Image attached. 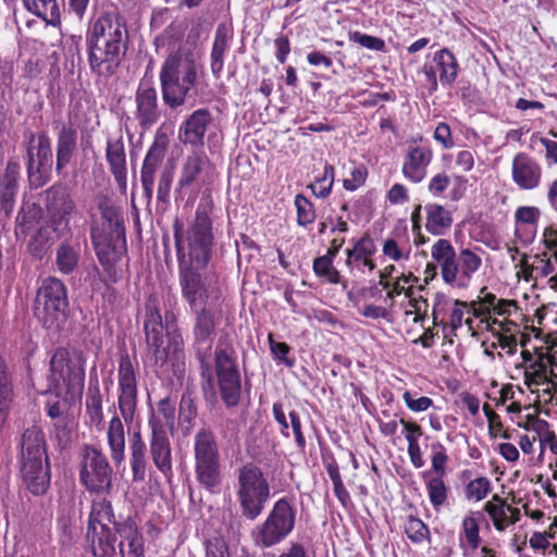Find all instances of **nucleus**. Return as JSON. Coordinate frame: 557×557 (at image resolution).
<instances>
[{
	"label": "nucleus",
	"mask_w": 557,
	"mask_h": 557,
	"mask_svg": "<svg viewBox=\"0 0 557 557\" xmlns=\"http://www.w3.org/2000/svg\"><path fill=\"white\" fill-rule=\"evenodd\" d=\"M418 393H412L410 391H405L403 394V399L406 404V407L412 412H423L426 411L434 405L432 398L428 396L416 397Z\"/></svg>",
	"instance_id": "59"
},
{
	"label": "nucleus",
	"mask_w": 557,
	"mask_h": 557,
	"mask_svg": "<svg viewBox=\"0 0 557 557\" xmlns=\"http://www.w3.org/2000/svg\"><path fill=\"white\" fill-rule=\"evenodd\" d=\"M369 172L363 164H355L350 170V177L343 180V187L347 191H355L362 187L368 178Z\"/></svg>",
	"instance_id": "56"
},
{
	"label": "nucleus",
	"mask_w": 557,
	"mask_h": 557,
	"mask_svg": "<svg viewBox=\"0 0 557 557\" xmlns=\"http://www.w3.org/2000/svg\"><path fill=\"white\" fill-rule=\"evenodd\" d=\"M443 478L444 476H434L429 479L425 483L430 503L436 511L446 505L448 499L449 488Z\"/></svg>",
	"instance_id": "45"
},
{
	"label": "nucleus",
	"mask_w": 557,
	"mask_h": 557,
	"mask_svg": "<svg viewBox=\"0 0 557 557\" xmlns=\"http://www.w3.org/2000/svg\"><path fill=\"white\" fill-rule=\"evenodd\" d=\"M451 184L450 176L442 171L434 174L428 183V191L433 197H442L446 189Z\"/></svg>",
	"instance_id": "62"
},
{
	"label": "nucleus",
	"mask_w": 557,
	"mask_h": 557,
	"mask_svg": "<svg viewBox=\"0 0 557 557\" xmlns=\"http://www.w3.org/2000/svg\"><path fill=\"white\" fill-rule=\"evenodd\" d=\"M170 145V138L162 127L154 134L140 169V183L145 198L150 201L153 196L156 174L161 169L165 153Z\"/></svg>",
	"instance_id": "21"
},
{
	"label": "nucleus",
	"mask_w": 557,
	"mask_h": 557,
	"mask_svg": "<svg viewBox=\"0 0 557 557\" xmlns=\"http://www.w3.org/2000/svg\"><path fill=\"white\" fill-rule=\"evenodd\" d=\"M21 164L16 158H10L0 170V214L9 220L15 209L20 191Z\"/></svg>",
	"instance_id": "25"
},
{
	"label": "nucleus",
	"mask_w": 557,
	"mask_h": 557,
	"mask_svg": "<svg viewBox=\"0 0 557 557\" xmlns=\"http://www.w3.org/2000/svg\"><path fill=\"white\" fill-rule=\"evenodd\" d=\"M85 407L89 425L91 428H96L98 431L102 430L104 425V416L102 409V395L97 377L95 380H89Z\"/></svg>",
	"instance_id": "38"
},
{
	"label": "nucleus",
	"mask_w": 557,
	"mask_h": 557,
	"mask_svg": "<svg viewBox=\"0 0 557 557\" xmlns=\"http://www.w3.org/2000/svg\"><path fill=\"white\" fill-rule=\"evenodd\" d=\"M174 173L171 169H163L160 173L157 188V201L168 206L170 203V194L173 184Z\"/></svg>",
	"instance_id": "55"
},
{
	"label": "nucleus",
	"mask_w": 557,
	"mask_h": 557,
	"mask_svg": "<svg viewBox=\"0 0 557 557\" xmlns=\"http://www.w3.org/2000/svg\"><path fill=\"white\" fill-rule=\"evenodd\" d=\"M8 7H13L16 0H3ZM26 10L51 25L60 23L61 9L58 0H23Z\"/></svg>",
	"instance_id": "40"
},
{
	"label": "nucleus",
	"mask_w": 557,
	"mask_h": 557,
	"mask_svg": "<svg viewBox=\"0 0 557 557\" xmlns=\"http://www.w3.org/2000/svg\"><path fill=\"white\" fill-rule=\"evenodd\" d=\"M79 262V252L70 242H62L55 250V265L63 275L75 272Z\"/></svg>",
	"instance_id": "42"
},
{
	"label": "nucleus",
	"mask_w": 557,
	"mask_h": 557,
	"mask_svg": "<svg viewBox=\"0 0 557 557\" xmlns=\"http://www.w3.org/2000/svg\"><path fill=\"white\" fill-rule=\"evenodd\" d=\"M83 352L59 347L50 359L49 392L63 397L64 403L75 401L83 395L85 386Z\"/></svg>",
	"instance_id": "8"
},
{
	"label": "nucleus",
	"mask_w": 557,
	"mask_h": 557,
	"mask_svg": "<svg viewBox=\"0 0 557 557\" xmlns=\"http://www.w3.org/2000/svg\"><path fill=\"white\" fill-rule=\"evenodd\" d=\"M433 138L443 149H451L455 146L451 128L446 122L437 123Z\"/></svg>",
	"instance_id": "63"
},
{
	"label": "nucleus",
	"mask_w": 557,
	"mask_h": 557,
	"mask_svg": "<svg viewBox=\"0 0 557 557\" xmlns=\"http://www.w3.org/2000/svg\"><path fill=\"white\" fill-rule=\"evenodd\" d=\"M376 252V246L369 233H364L354 245L351 249H346V264L355 263L357 267L363 265L371 272L376 264L372 257Z\"/></svg>",
	"instance_id": "37"
},
{
	"label": "nucleus",
	"mask_w": 557,
	"mask_h": 557,
	"mask_svg": "<svg viewBox=\"0 0 557 557\" xmlns=\"http://www.w3.org/2000/svg\"><path fill=\"white\" fill-rule=\"evenodd\" d=\"M297 211V224L308 226L312 224L317 218L314 205L302 194H297L294 199Z\"/></svg>",
	"instance_id": "52"
},
{
	"label": "nucleus",
	"mask_w": 557,
	"mask_h": 557,
	"mask_svg": "<svg viewBox=\"0 0 557 557\" xmlns=\"http://www.w3.org/2000/svg\"><path fill=\"white\" fill-rule=\"evenodd\" d=\"M149 454L154 467L166 479L173 476V457L171 441L165 423L153 412L148 418Z\"/></svg>",
	"instance_id": "18"
},
{
	"label": "nucleus",
	"mask_w": 557,
	"mask_h": 557,
	"mask_svg": "<svg viewBox=\"0 0 557 557\" xmlns=\"http://www.w3.org/2000/svg\"><path fill=\"white\" fill-rule=\"evenodd\" d=\"M14 397V369L0 355V431L9 418Z\"/></svg>",
	"instance_id": "34"
},
{
	"label": "nucleus",
	"mask_w": 557,
	"mask_h": 557,
	"mask_svg": "<svg viewBox=\"0 0 557 557\" xmlns=\"http://www.w3.org/2000/svg\"><path fill=\"white\" fill-rule=\"evenodd\" d=\"M85 41L90 73L99 81H108L121 67L128 49L125 16L116 9L100 13L89 22Z\"/></svg>",
	"instance_id": "3"
},
{
	"label": "nucleus",
	"mask_w": 557,
	"mask_h": 557,
	"mask_svg": "<svg viewBox=\"0 0 557 557\" xmlns=\"http://www.w3.org/2000/svg\"><path fill=\"white\" fill-rule=\"evenodd\" d=\"M213 119L208 109L195 110L180 126V139L184 145L202 147L205 135Z\"/></svg>",
	"instance_id": "28"
},
{
	"label": "nucleus",
	"mask_w": 557,
	"mask_h": 557,
	"mask_svg": "<svg viewBox=\"0 0 557 557\" xmlns=\"http://www.w3.org/2000/svg\"><path fill=\"white\" fill-rule=\"evenodd\" d=\"M534 355L536 358L524 371V384L529 388L557 379V351H543L541 347L535 348Z\"/></svg>",
	"instance_id": "26"
},
{
	"label": "nucleus",
	"mask_w": 557,
	"mask_h": 557,
	"mask_svg": "<svg viewBox=\"0 0 557 557\" xmlns=\"http://www.w3.org/2000/svg\"><path fill=\"white\" fill-rule=\"evenodd\" d=\"M395 269L396 268L394 264H389V265L385 267V269L383 271L379 272V284L383 287V289L386 290L385 299H388L392 302L394 301V299L397 296L401 295L403 293L407 297H411V295H412L411 286L405 287L404 285H401L399 280H396L394 282L386 280V275H392V273L395 271Z\"/></svg>",
	"instance_id": "46"
},
{
	"label": "nucleus",
	"mask_w": 557,
	"mask_h": 557,
	"mask_svg": "<svg viewBox=\"0 0 557 557\" xmlns=\"http://www.w3.org/2000/svg\"><path fill=\"white\" fill-rule=\"evenodd\" d=\"M432 469L436 476H445L446 475V463L448 461V455L446 453L445 446L441 442H436L432 444Z\"/></svg>",
	"instance_id": "58"
},
{
	"label": "nucleus",
	"mask_w": 557,
	"mask_h": 557,
	"mask_svg": "<svg viewBox=\"0 0 557 557\" xmlns=\"http://www.w3.org/2000/svg\"><path fill=\"white\" fill-rule=\"evenodd\" d=\"M433 62L440 83L443 86L454 85L460 71L456 55L448 48H443L434 53Z\"/></svg>",
	"instance_id": "39"
},
{
	"label": "nucleus",
	"mask_w": 557,
	"mask_h": 557,
	"mask_svg": "<svg viewBox=\"0 0 557 557\" xmlns=\"http://www.w3.org/2000/svg\"><path fill=\"white\" fill-rule=\"evenodd\" d=\"M214 216L213 199L202 197L186 230L178 216L173 220V238L181 294L194 313L191 348L198 362L203 400L213 406L220 397L226 409H234L242 401L244 386L237 352L230 335H221L212 350L223 310L221 307H209L208 302L221 297L219 276L200 272L208 267L213 256Z\"/></svg>",
	"instance_id": "2"
},
{
	"label": "nucleus",
	"mask_w": 557,
	"mask_h": 557,
	"mask_svg": "<svg viewBox=\"0 0 557 557\" xmlns=\"http://www.w3.org/2000/svg\"><path fill=\"white\" fill-rule=\"evenodd\" d=\"M79 482L91 494H109L113 487V469L106 454L85 444L78 462Z\"/></svg>",
	"instance_id": "15"
},
{
	"label": "nucleus",
	"mask_w": 557,
	"mask_h": 557,
	"mask_svg": "<svg viewBox=\"0 0 557 557\" xmlns=\"http://www.w3.org/2000/svg\"><path fill=\"white\" fill-rule=\"evenodd\" d=\"M404 532L414 545L431 543V532L428 524L413 515L407 517L404 523Z\"/></svg>",
	"instance_id": "43"
},
{
	"label": "nucleus",
	"mask_w": 557,
	"mask_h": 557,
	"mask_svg": "<svg viewBox=\"0 0 557 557\" xmlns=\"http://www.w3.org/2000/svg\"><path fill=\"white\" fill-rule=\"evenodd\" d=\"M129 466L133 483H144L147 479L148 449L140 430L129 435Z\"/></svg>",
	"instance_id": "32"
},
{
	"label": "nucleus",
	"mask_w": 557,
	"mask_h": 557,
	"mask_svg": "<svg viewBox=\"0 0 557 557\" xmlns=\"http://www.w3.org/2000/svg\"><path fill=\"white\" fill-rule=\"evenodd\" d=\"M483 512L488 516L497 532H505L521 520L520 509L498 494H493L491 499L484 504Z\"/></svg>",
	"instance_id": "27"
},
{
	"label": "nucleus",
	"mask_w": 557,
	"mask_h": 557,
	"mask_svg": "<svg viewBox=\"0 0 557 557\" xmlns=\"http://www.w3.org/2000/svg\"><path fill=\"white\" fill-rule=\"evenodd\" d=\"M233 28L230 24L220 23L216 27L210 53V67L214 78L219 79L224 69V55L230 48Z\"/></svg>",
	"instance_id": "35"
},
{
	"label": "nucleus",
	"mask_w": 557,
	"mask_h": 557,
	"mask_svg": "<svg viewBox=\"0 0 557 557\" xmlns=\"http://www.w3.org/2000/svg\"><path fill=\"white\" fill-rule=\"evenodd\" d=\"M349 40L359 44L361 47L369 50L379 52H385L386 50L385 41L382 38L363 34L358 30L349 33Z\"/></svg>",
	"instance_id": "54"
},
{
	"label": "nucleus",
	"mask_w": 557,
	"mask_h": 557,
	"mask_svg": "<svg viewBox=\"0 0 557 557\" xmlns=\"http://www.w3.org/2000/svg\"><path fill=\"white\" fill-rule=\"evenodd\" d=\"M40 213L41 209L36 203L23 205L15 218V234L26 236L40 219Z\"/></svg>",
	"instance_id": "44"
},
{
	"label": "nucleus",
	"mask_w": 557,
	"mask_h": 557,
	"mask_svg": "<svg viewBox=\"0 0 557 557\" xmlns=\"http://www.w3.org/2000/svg\"><path fill=\"white\" fill-rule=\"evenodd\" d=\"M53 153L46 132L30 133L26 143V172L29 186L38 189L51 180Z\"/></svg>",
	"instance_id": "16"
},
{
	"label": "nucleus",
	"mask_w": 557,
	"mask_h": 557,
	"mask_svg": "<svg viewBox=\"0 0 557 557\" xmlns=\"http://www.w3.org/2000/svg\"><path fill=\"white\" fill-rule=\"evenodd\" d=\"M144 333L149 354L157 366H164L169 359V350L164 347V325L160 312L159 299L156 295L148 296L145 302Z\"/></svg>",
	"instance_id": "17"
},
{
	"label": "nucleus",
	"mask_w": 557,
	"mask_h": 557,
	"mask_svg": "<svg viewBox=\"0 0 557 557\" xmlns=\"http://www.w3.org/2000/svg\"><path fill=\"white\" fill-rule=\"evenodd\" d=\"M467 314H470L468 301L447 300L441 296L433 306V325H441L444 331L449 329V336H457V331L462 326Z\"/></svg>",
	"instance_id": "23"
},
{
	"label": "nucleus",
	"mask_w": 557,
	"mask_h": 557,
	"mask_svg": "<svg viewBox=\"0 0 557 557\" xmlns=\"http://www.w3.org/2000/svg\"><path fill=\"white\" fill-rule=\"evenodd\" d=\"M178 413L184 421L188 422L197 417V405L193 391L187 389L182 394Z\"/></svg>",
	"instance_id": "60"
},
{
	"label": "nucleus",
	"mask_w": 557,
	"mask_h": 557,
	"mask_svg": "<svg viewBox=\"0 0 557 557\" xmlns=\"http://www.w3.org/2000/svg\"><path fill=\"white\" fill-rule=\"evenodd\" d=\"M268 341L273 358L284 363L287 368H293L295 366V359L288 357L290 346L285 342H276L272 333H269Z\"/></svg>",
	"instance_id": "53"
},
{
	"label": "nucleus",
	"mask_w": 557,
	"mask_h": 557,
	"mask_svg": "<svg viewBox=\"0 0 557 557\" xmlns=\"http://www.w3.org/2000/svg\"><path fill=\"white\" fill-rule=\"evenodd\" d=\"M511 180L520 190L537 189L543 180L542 165L528 152H518L511 161Z\"/></svg>",
	"instance_id": "24"
},
{
	"label": "nucleus",
	"mask_w": 557,
	"mask_h": 557,
	"mask_svg": "<svg viewBox=\"0 0 557 557\" xmlns=\"http://www.w3.org/2000/svg\"><path fill=\"white\" fill-rule=\"evenodd\" d=\"M294 497L283 496L272 506L265 520L251 531L253 544L270 548L283 542L295 529L297 508Z\"/></svg>",
	"instance_id": "14"
},
{
	"label": "nucleus",
	"mask_w": 557,
	"mask_h": 557,
	"mask_svg": "<svg viewBox=\"0 0 557 557\" xmlns=\"http://www.w3.org/2000/svg\"><path fill=\"white\" fill-rule=\"evenodd\" d=\"M431 257L438 263L443 281L458 288L468 287L474 273L482 267L480 255L470 248H461L457 253L446 238H440L432 245Z\"/></svg>",
	"instance_id": "10"
},
{
	"label": "nucleus",
	"mask_w": 557,
	"mask_h": 557,
	"mask_svg": "<svg viewBox=\"0 0 557 557\" xmlns=\"http://www.w3.org/2000/svg\"><path fill=\"white\" fill-rule=\"evenodd\" d=\"M138 406V387L134 363L127 352L119 358L117 369V407L121 417L115 412L107 429V443L113 463L120 467L125 459L124 424H133Z\"/></svg>",
	"instance_id": "5"
},
{
	"label": "nucleus",
	"mask_w": 557,
	"mask_h": 557,
	"mask_svg": "<svg viewBox=\"0 0 557 557\" xmlns=\"http://www.w3.org/2000/svg\"><path fill=\"white\" fill-rule=\"evenodd\" d=\"M214 216L213 199L202 197L186 230L178 216L173 220V238L181 294L194 313L191 348L198 362L203 400L213 406L220 397L226 409H234L242 401L244 386L237 352L230 335H221L212 350L223 310L221 307H209L208 302L221 297L219 276L200 272L208 267L213 256Z\"/></svg>",
	"instance_id": "1"
},
{
	"label": "nucleus",
	"mask_w": 557,
	"mask_h": 557,
	"mask_svg": "<svg viewBox=\"0 0 557 557\" xmlns=\"http://www.w3.org/2000/svg\"><path fill=\"white\" fill-rule=\"evenodd\" d=\"M541 211L536 207L522 206L519 207L515 212V219L517 223L536 226Z\"/></svg>",
	"instance_id": "64"
},
{
	"label": "nucleus",
	"mask_w": 557,
	"mask_h": 557,
	"mask_svg": "<svg viewBox=\"0 0 557 557\" xmlns=\"http://www.w3.org/2000/svg\"><path fill=\"white\" fill-rule=\"evenodd\" d=\"M434 152L431 144L422 135L412 136L404 154L401 173L404 177L413 183H421L432 163Z\"/></svg>",
	"instance_id": "20"
},
{
	"label": "nucleus",
	"mask_w": 557,
	"mask_h": 557,
	"mask_svg": "<svg viewBox=\"0 0 557 557\" xmlns=\"http://www.w3.org/2000/svg\"><path fill=\"white\" fill-rule=\"evenodd\" d=\"M198 67L190 51L178 49L165 58L159 79L162 100L166 107L175 110L184 106L187 99L197 96Z\"/></svg>",
	"instance_id": "7"
},
{
	"label": "nucleus",
	"mask_w": 557,
	"mask_h": 557,
	"mask_svg": "<svg viewBox=\"0 0 557 557\" xmlns=\"http://www.w3.org/2000/svg\"><path fill=\"white\" fill-rule=\"evenodd\" d=\"M77 151V129L70 123H63L57 133L55 172L63 175Z\"/></svg>",
	"instance_id": "30"
},
{
	"label": "nucleus",
	"mask_w": 557,
	"mask_h": 557,
	"mask_svg": "<svg viewBox=\"0 0 557 557\" xmlns=\"http://www.w3.org/2000/svg\"><path fill=\"white\" fill-rule=\"evenodd\" d=\"M334 259L321 256L313 260L312 269L314 274L331 284H337L341 281V273L333 265Z\"/></svg>",
	"instance_id": "51"
},
{
	"label": "nucleus",
	"mask_w": 557,
	"mask_h": 557,
	"mask_svg": "<svg viewBox=\"0 0 557 557\" xmlns=\"http://www.w3.org/2000/svg\"><path fill=\"white\" fill-rule=\"evenodd\" d=\"M335 180V169L332 164L325 163L323 173L314 178V182L309 185L313 195L318 198L325 199L330 196Z\"/></svg>",
	"instance_id": "47"
},
{
	"label": "nucleus",
	"mask_w": 557,
	"mask_h": 557,
	"mask_svg": "<svg viewBox=\"0 0 557 557\" xmlns=\"http://www.w3.org/2000/svg\"><path fill=\"white\" fill-rule=\"evenodd\" d=\"M97 208L101 223L90 227V240L97 259L112 283L122 278V270L117 269L121 261V248H126V230L123 210L108 196L98 199Z\"/></svg>",
	"instance_id": "4"
},
{
	"label": "nucleus",
	"mask_w": 557,
	"mask_h": 557,
	"mask_svg": "<svg viewBox=\"0 0 557 557\" xmlns=\"http://www.w3.org/2000/svg\"><path fill=\"white\" fill-rule=\"evenodd\" d=\"M194 473L198 485L210 494L220 491L224 474L220 446L209 426L200 428L193 443Z\"/></svg>",
	"instance_id": "11"
},
{
	"label": "nucleus",
	"mask_w": 557,
	"mask_h": 557,
	"mask_svg": "<svg viewBox=\"0 0 557 557\" xmlns=\"http://www.w3.org/2000/svg\"><path fill=\"white\" fill-rule=\"evenodd\" d=\"M235 495L246 520L255 521L265 509L271 497V485L267 473L253 461L237 469Z\"/></svg>",
	"instance_id": "12"
},
{
	"label": "nucleus",
	"mask_w": 557,
	"mask_h": 557,
	"mask_svg": "<svg viewBox=\"0 0 557 557\" xmlns=\"http://www.w3.org/2000/svg\"><path fill=\"white\" fill-rule=\"evenodd\" d=\"M51 232L47 227H39L30 237L27 249L35 259L41 260L50 248Z\"/></svg>",
	"instance_id": "49"
},
{
	"label": "nucleus",
	"mask_w": 557,
	"mask_h": 557,
	"mask_svg": "<svg viewBox=\"0 0 557 557\" xmlns=\"http://www.w3.org/2000/svg\"><path fill=\"white\" fill-rule=\"evenodd\" d=\"M210 166L211 162L203 151L188 153L181 166L180 176L174 189L175 195L183 197L193 186L200 189L207 184L206 174Z\"/></svg>",
	"instance_id": "22"
},
{
	"label": "nucleus",
	"mask_w": 557,
	"mask_h": 557,
	"mask_svg": "<svg viewBox=\"0 0 557 557\" xmlns=\"http://www.w3.org/2000/svg\"><path fill=\"white\" fill-rule=\"evenodd\" d=\"M492 492V482L486 476L470 480L465 486V497L468 500L481 502Z\"/></svg>",
	"instance_id": "50"
},
{
	"label": "nucleus",
	"mask_w": 557,
	"mask_h": 557,
	"mask_svg": "<svg viewBox=\"0 0 557 557\" xmlns=\"http://www.w3.org/2000/svg\"><path fill=\"white\" fill-rule=\"evenodd\" d=\"M114 517L112 503L107 498L94 499L88 516L86 540L91 543L100 536L101 531L112 530L114 523L119 522Z\"/></svg>",
	"instance_id": "29"
},
{
	"label": "nucleus",
	"mask_w": 557,
	"mask_h": 557,
	"mask_svg": "<svg viewBox=\"0 0 557 557\" xmlns=\"http://www.w3.org/2000/svg\"><path fill=\"white\" fill-rule=\"evenodd\" d=\"M134 116L141 129L148 131L163 116L164 110L159 101L152 77H143L135 91Z\"/></svg>",
	"instance_id": "19"
},
{
	"label": "nucleus",
	"mask_w": 557,
	"mask_h": 557,
	"mask_svg": "<svg viewBox=\"0 0 557 557\" xmlns=\"http://www.w3.org/2000/svg\"><path fill=\"white\" fill-rule=\"evenodd\" d=\"M426 232L433 236L445 235L454 223L453 211L437 202H428L424 206Z\"/></svg>",
	"instance_id": "36"
},
{
	"label": "nucleus",
	"mask_w": 557,
	"mask_h": 557,
	"mask_svg": "<svg viewBox=\"0 0 557 557\" xmlns=\"http://www.w3.org/2000/svg\"><path fill=\"white\" fill-rule=\"evenodd\" d=\"M383 255L393 261L408 260L410 256V248L401 247L394 238H387L383 243Z\"/></svg>",
	"instance_id": "61"
},
{
	"label": "nucleus",
	"mask_w": 557,
	"mask_h": 557,
	"mask_svg": "<svg viewBox=\"0 0 557 557\" xmlns=\"http://www.w3.org/2000/svg\"><path fill=\"white\" fill-rule=\"evenodd\" d=\"M88 545L94 557H143L145 552L144 536L129 517L121 518L112 530L101 531Z\"/></svg>",
	"instance_id": "13"
},
{
	"label": "nucleus",
	"mask_w": 557,
	"mask_h": 557,
	"mask_svg": "<svg viewBox=\"0 0 557 557\" xmlns=\"http://www.w3.org/2000/svg\"><path fill=\"white\" fill-rule=\"evenodd\" d=\"M106 160L119 189L125 191L127 187V166L125 145L122 136L117 138L109 137L107 139Z\"/></svg>",
	"instance_id": "31"
},
{
	"label": "nucleus",
	"mask_w": 557,
	"mask_h": 557,
	"mask_svg": "<svg viewBox=\"0 0 557 557\" xmlns=\"http://www.w3.org/2000/svg\"><path fill=\"white\" fill-rule=\"evenodd\" d=\"M33 313L46 330L61 331L71 315L69 289L65 283L53 275L40 281L35 294Z\"/></svg>",
	"instance_id": "9"
},
{
	"label": "nucleus",
	"mask_w": 557,
	"mask_h": 557,
	"mask_svg": "<svg viewBox=\"0 0 557 557\" xmlns=\"http://www.w3.org/2000/svg\"><path fill=\"white\" fill-rule=\"evenodd\" d=\"M323 466L333 483V490L336 498L344 508H349L352 505L349 492L344 485L342 480L339 466L333 455L322 457Z\"/></svg>",
	"instance_id": "41"
},
{
	"label": "nucleus",
	"mask_w": 557,
	"mask_h": 557,
	"mask_svg": "<svg viewBox=\"0 0 557 557\" xmlns=\"http://www.w3.org/2000/svg\"><path fill=\"white\" fill-rule=\"evenodd\" d=\"M483 512H472L470 516H466L462 520V534L466 537L467 544L471 549H476L482 540L480 536V523L479 517H482Z\"/></svg>",
	"instance_id": "48"
},
{
	"label": "nucleus",
	"mask_w": 557,
	"mask_h": 557,
	"mask_svg": "<svg viewBox=\"0 0 557 557\" xmlns=\"http://www.w3.org/2000/svg\"><path fill=\"white\" fill-rule=\"evenodd\" d=\"M46 209L55 221H63L76 209V205L67 188L63 185H53L46 190Z\"/></svg>",
	"instance_id": "33"
},
{
	"label": "nucleus",
	"mask_w": 557,
	"mask_h": 557,
	"mask_svg": "<svg viewBox=\"0 0 557 557\" xmlns=\"http://www.w3.org/2000/svg\"><path fill=\"white\" fill-rule=\"evenodd\" d=\"M17 463L26 490L34 496H44L51 484V466L46 435L40 425L26 428L20 440Z\"/></svg>",
	"instance_id": "6"
},
{
	"label": "nucleus",
	"mask_w": 557,
	"mask_h": 557,
	"mask_svg": "<svg viewBox=\"0 0 557 557\" xmlns=\"http://www.w3.org/2000/svg\"><path fill=\"white\" fill-rule=\"evenodd\" d=\"M206 557H232L230 546L223 536H213L205 542Z\"/></svg>",
	"instance_id": "57"
}]
</instances>
